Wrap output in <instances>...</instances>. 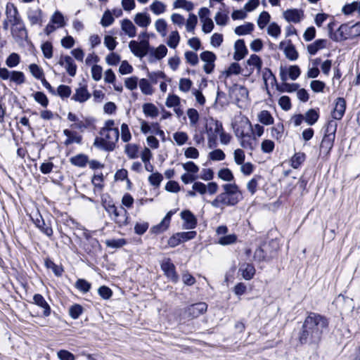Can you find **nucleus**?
Wrapping results in <instances>:
<instances>
[{
  "label": "nucleus",
  "instance_id": "1",
  "mask_svg": "<svg viewBox=\"0 0 360 360\" xmlns=\"http://www.w3.org/2000/svg\"><path fill=\"white\" fill-rule=\"evenodd\" d=\"M328 326L329 321L326 316L309 312L299 331V342L313 349L318 347L323 333L328 329Z\"/></svg>",
  "mask_w": 360,
  "mask_h": 360
},
{
  "label": "nucleus",
  "instance_id": "2",
  "mask_svg": "<svg viewBox=\"0 0 360 360\" xmlns=\"http://www.w3.org/2000/svg\"><path fill=\"white\" fill-rule=\"evenodd\" d=\"M129 47L131 51L139 58L144 57L150 51V44L147 39L141 40L139 43L136 41H131Z\"/></svg>",
  "mask_w": 360,
  "mask_h": 360
},
{
  "label": "nucleus",
  "instance_id": "3",
  "mask_svg": "<svg viewBox=\"0 0 360 360\" xmlns=\"http://www.w3.org/2000/svg\"><path fill=\"white\" fill-rule=\"evenodd\" d=\"M108 212L111 219L117 224L119 227L126 226L128 224V212L123 207L117 208L116 206Z\"/></svg>",
  "mask_w": 360,
  "mask_h": 360
},
{
  "label": "nucleus",
  "instance_id": "4",
  "mask_svg": "<svg viewBox=\"0 0 360 360\" xmlns=\"http://www.w3.org/2000/svg\"><path fill=\"white\" fill-rule=\"evenodd\" d=\"M161 269L164 272L166 277L174 283H176L179 281V275L176 271L174 264L171 262L169 258L164 259L160 264Z\"/></svg>",
  "mask_w": 360,
  "mask_h": 360
},
{
  "label": "nucleus",
  "instance_id": "5",
  "mask_svg": "<svg viewBox=\"0 0 360 360\" xmlns=\"http://www.w3.org/2000/svg\"><path fill=\"white\" fill-rule=\"evenodd\" d=\"M207 309L205 302H198L188 306L185 309V314L188 318L194 319L204 314Z\"/></svg>",
  "mask_w": 360,
  "mask_h": 360
},
{
  "label": "nucleus",
  "instance_id": "6",
  "mask_svg": "<svg viewBox=\"0 0 360 360\" xmlns=\"http://www.w3.org/2000/svg\"><path fill=\"white\" fill-rule=\"evenodd\" d=\"M119 129H110L105 133L104 138L106 140L105 150L112 151L115 148V143L119 139Z\"/></svg>",
  "mask_w": 360,
  "mask_h": 360
},
{
  "label": "nucleus",
  "instance_id": "7",
  "mask_svg": "<svg viewBox=\"0 0 360 360\" xmlns=\"http://www.w3.org/2000/svg\"><path fill=\"white\" fill-rule=\"evenodd\" d=\"M11 34L17 42H22L25 41L28 37L27 30L25 24L11 26Z\"/></svg>",
  "mask_w": 360,
  "mask_h": 360
},
{
  "label": "nucleus",
  "instance_id": "8",
  "mask_svg": "<svg viewBox=\"0 0 360 360\" xmlns=\"http://www.w3.org/2000/svg\"><path fill=\"white\" fill-rule=\"evenodd\" d=\"M58 64L65 66L67 72L71 77H74L77 72V65L74 60L69 56H61L58 61Z\"/></svg>",
  "mask_w": 360,
  "mask_h": 360
},
{
  "label": "nucleus",
  "instance_id": "9",
  "mask_svg": "<svg viewBox=\"0 0 360 360\" xmlns=\"http://www.w3.org/2000/svg\"><path fill=\"white\" fill-rule=\"evenodd\" d=\"M30 303L34 304L39 307L43 309V316L44 317H48L50 316L51 313V307L41 294H35L33 296V301L30 302Z\"/></svg>",
  "mask_w": 360,
  "mask_h": 360
},
{
  "label": "nucleus",
  "instance_id": "10",
  "mask_svg": "<svg viewBox=\"0 0 360 360\" xmlns=\"http://www.w3.org/2000/svg\"><path fill=\"white\" fill-rule=\"evenodd\" d=\"M346 110V101L344 98L339 97L336 99L335 106L332 112V117L335 120H340L342 118Z\"/></svg>",
  "mask_w": 360,
  "mask_h": 360
},
{
  "label": "nucleus",
  "instance_id": "11",
  "mask_svg": "<svg viewBox=\"0 0 360 360\" xmlns=\"http://www.w3.org/2000/svg\"><path fill=\"white\" fill-rule=\"evenodd\" d=\"M240 146L245 148L249 149L250 150H253L257 146V139L255 137H252L251 135L248 134H245L243 131H241L240 133Z\"/></svg>",
  "mask_w": 360,
  "mask_h": 360
},
{
  "label": "nucleus",
  "instance_id": "12",
  "mask_svg": "<svg viewBox=\"0 0 360 360\" xmlns=\"http://www.w3.org/2000/svg\"><path fill=\"white\" fill-rule=\"evenodd\" d=\"M234 49L233 58L236 60H240L248 54V49L243 39H238L235 42Z\"/></svg>",
  "mask_w": 360,
  "mask_h": 360
},
{
  "label": "nucleus",
  "instance_id": "13",
  "mask_svg": "<svg viewBox=\"0 0 360 360\" xmlns=\"http://www.w3.org/2000/svg\"><path fill=\"white\" fill-rule=\"evenodd\" d=\"M181 217L184 220V227L187 229H193L196 227L197 219L190 210H184L181 212Z\"/></svg>",
  "mask_w": 360,
  "mask_h": 360
},
{
  "label": "nucleus",
  "instance_id": "14",
  "mask_svg": "<svg viewBox=\"0 0 360 360\" xmlns=\"http://www.w3.org/2000/svg\"><path fill=\"white\" fill-rule=\"evenodd\" d=\"M167 53V49L165 45H160L157 49H150L149 53V62L153 63L155 59L160 60L163 58Z\"/></svg>",
  "mask_w": 360,
  "mask_h": 360
},
{
  "label": "nucleus",
  "instance_id": "15",
  "mask_svg": "<svg viewBox=\"0 0 360 360\" xmlns=\"http://www.w3.org/2000/svg\"><path fill=\"white\" fill-rule=\"evenodd\" d=\"M255 268L252 264L243 263L239 268V272L241 273L243 278L245 280L249 281L253 278L255 274Z\"/></svg>",
  "mask_w": 360,
  "mask_h": 360
},
{
  "label": "nucleus",
  "instance_id": "16",
  "mask_svg": "<svg viewBox=\"0 0 360 360\" xmlns=\"http://www.w3.org/2000/svg\"><path fill=\"white\" fill-rule=\"evenodd\" d=\"M91 94L88 91L86 86L79 87L76 89L75 94L72 96V99L79 103H84L89 99Z\"/></svg>",
  "mask_w": 360,
  "mask_h": 360
},
{
  "label": "nucleus",
  "instance_id": "17",
  "mask_svg": "<svg viewBox=\"0 0 360 360\" xmlns=\"http://www.w3.org/2000/svg\"><path fill=\"white\" fill-rule=\"evenodd\" d=\"M63 134L67 136V139L65 141L64 144L68 146L73 143L78 144L82 143V137L79 135L77 131H71L69 129H64Z\"/></svg>",
  "mask_w": 360,
  "mask_h": 360
},
{
  "label": "nucleus",
  "instance_id": "18",
  "mask_svg": "<svg viewBox=\"0 0 360 360\" xmlns=\"http://www.w3.org/2000/svg\"><path fill=\"white\" fill-rule=\"evenodd\" d=\"M302 11L297 9H288L283 13L285 19L288 22H292L294 23L300 22L301 20V15Z\"/></svg>",
  "mask_w": 360,
  "mask_h": 360
},
{
  "label": "nucleus",
  "instance_id": "19",
  "mask_svg": "<svg viewBox=\"0 0 360 360\" xmlns=\"http://www.w3.org/2000/svg\"><path fill=\"white\" fill-rule=\"evenodd\" d=\"M27 18L31 25L42 24V11L41 9L29 10L27 11Z\"/></svg>",
  "mask_w": 360,
  "mask_h": 360
},
{
  "label": "nucleus",
  "instance_id": "20",
  "mask_svg": "<svg viewBox=\"0 0 360 360\" xmlns=\"http://www.w3.org/2000/svg\"><path fill=\"white\" fill-rule=\"evenodd\" d=\"M89 162V157L83 153L78 154L70 158V162L78 167H84Z\"/></svg>",
  "mask_w": 360,
  "mask_h": 360
},
{
  "label": "nucleus",
  "instance_id": "21",
  "mask_svg": "<svg viewBox=\"0 0 360 360\" xmlns=\"http://www.w3.org/2000/svg\"><path fill=\"white\" fill-rule=\"evenodd\" d=\"M283 51L285 57L290 60H296L299 57L298 52L292 44L291 40H288V45L285 47Z\"/></svg>",
  "mask_w": 360,
  "mask_h": 360
},
{
  "label": "nucleus",
  "instance_id": "22",
  "mask_svg": "<svg viewBox=\"0 0 360 360\" xmlns=\"http://www.w3.org/2000/svg\"><path fill=\"white\" fill-rule=\"evenodd\" d=\"M122 30L129 37H134L136 34V28L129 19H124L122 22Z\"/></svg>",
  "mask_w": 360,
  "mask_h": 360
},
{
  "label": "nucleus",
  "instance_id": "23",
  "mask_svg": "<svg viewBox=\"0 0 360 360\" xmlns=\"http://www.w3.org/2000/svg\"><path fill=\"white\" fill-rule=\"evenodd\" d=\"M326 44L327 41L326 39H317L307 46V51L311 55H315L318 51L325 48Z\"/></svg>",
  "mask_w": 360,
  "mask_h": 360
},
{
  "label": "nucleus",
  "instance_id": "24",
  "mask_svg": "<svg viewBox=\"0 0 360 360\" xmlns=\"http://www.w3.org/2000/svg\"><path fill=\"white\" fill-rule=\"evenodd\" d=\"M134 22L140 27H146L150 23V16L145 13H139L134 17Z\"/></svg>",
  "mask_w": 360,
  "mask_h": 360
},
{
  "label": "nucleus",
  "instance_id": "25",
  "mask_svg": "<svg viewBox=\"0 0 360 360\" xmlns=\"http://www.w3.org/2000/svg\"><path fill=\"white\" fill-rule=\"evenodd\" d=\"M319 117V109H310L305 113L304 120L308 124L313 125L317 122Z\"/></svg>",
  "mask_w": 360,
  "mask_h": 360
},
{
  "label": "nucleus",
  "instance_id": "26",
  "mask_svg": "<svg viewBox=\"0 0 360 360\" xmlns=\"http://www.w3.org/2000/svg\"><path fill=\"white\" fill-rule=\"evenodd\" d=\"M335 138L324 136L321 143V150L328 154L333 146Z\"/></svg>",
  "mask_w": 360,
  "mask_h": 360
},
{
  "label": "nucleus",
  "instance_id": "27",
  "mask_svg": "<svg viewBox=\"0 0 360 360\" xmlns=\"http://www.w3.org/2000/svg\"><path fill=\"white\" fill-rule=\"evenodd\" d=\"M143 111L146 116L150 117H155L159 114L158 108L150 103H144L143 105Z\"/></svg>",
  "mask_w": 360,
  "mask_h": 360
},
{
  "label": "nucleus",
  "instance_id": "28",
  "mask_svg": "<svg viewBox=\"0 0 360 360\" xmlns=\"http://www.w3.org/2000/svg\"><path fill=\"white\" fill-rule=\"evenodd\" d=\"M94 119L91 117H86L83 120H78L77 122L72 124L71 127L83 131L85 129H87L93 125Z\"/></svg>",
  "mask_w": 360,
  "mask_h": 360
},
{
  "label": "nucleus",
  "instance_id": "29",
  "mask_svg": "<svg viewBox=\"0 0 360 360\" xmlns=\"http://www.w3.org/2000/svg\"><path fill=\"white\" fill-rule=\"evenodd\" d=\"M306 155L304 153L298 152L291 158V167L297 169L305 160Z\"/></svg>",
  "mask_w": 360,
  "mask_h": 360
},
{
  "label": "nucleus",
  "instance_id": "30",
  "mask_svg": "<svg viewBox=\"0 0 360 360\" xmlns=\"http://www.w3.org/2000/svg\"><path fill=\"white\" fill-rule=\"evenodd\" d=\"M300 87V85L297 83L289 84L283 82L281 84H277L276 89L280 92H294L296 91Z\"/></svg>",
  "mask_w": 360,
  "mask_h": 360
},
{
  "label": "nucleus",
  "instance_id": "31",
  "mask_svg": "<svg viewBox=\"0 0 360 360\" xmlns=\"http://www.w3.org/2000/svg\"><path fill=\"white\" fill-rule=\"evenodd\" d=\"M152 12L158 15L165 12L166 5L160 1L155 0L150 6Z\"/></svg>",
  "mask_w": 360,
  "mask_h": 360
},
{
  "label": "nucleus",
  "instance_id": "32",
  "mask_svg": "<svg viewBox=\"0 0 360 360\" xmlns=\"http://www.w3.org/2000/svg\"><path fill=\"white\" fill-rule=\"evenodd\" d=\"M254 30V25L252 22H247L245 25L238 26L235 28V33L237 35H245L250 34Z\"/></svg>",
  "mask_w": 360,
  "mask_h": 360
},
{
  "label": "nucleus",
  "instance_id": "33",
  "mask_svg": "<svg viewBox=\"0 0 360 360\" xmlns=\"http://www.w3.org/2000/svg\"><path fill=\"white\" fill-rule=\"evenodd\" d=\"M258 120L265 125H270L274 123V117L268 110H262L258 115Z\"/></svg>",
  "mask_w": 360,
  "mask_h": 360
},
{
  "label": "nucleus",
  "instance_id": "34",
  "mask_svg": "<svg viewBox=\"0 0 360 360\" xmlns=\"http://www.w3.org/2000/svg\"><path fill=\"white\" fill-rule=\"evenodd\" d=\"M219 196H223L224 201H221V205H234L239 201L238 196H233V195H229L227 193H222Z\"/></svg>",
  "mask_w": 360,
  "mask_h": 360
},
{
  "label": "nucleus",
  "instance_id": "35",
  "mask_svg": "<svg viewBox=\"0 0 360 360\" xmlns=\"http://www.w3.org/2000/svg\"><path fill=\"white\" fill-rule=\"evenodd\" d=\"M45 266L47 269H52L54 274L57 276H60L63 274V269L60 266L56 264L52 260L50 259H45Z\"/></svg>",
  "mask_w": 360,
  "mask_h": 360
},
{
  "label": "nucleus",
  "instance_id": "36",
  "mask_svg": "<svg viewBox=\"0 0 360 360\" xmlns=\"http://www.w3.org/2000/svg\"><path fill=\"white\" fill-rule=\"evenodd\" d=\"M75 288L83 293H86L91 289V284L86 280L79 278L75 283Z\"/></svg>",
  "mask_w": 360,
  "mask_h": 360
},
{
  "label": "nucleus",
  "instance_id": "37",
  "mask_svg": "<svg viewBox=\"0 0 360 360\" xmlns=\"http://www.w3.org/2000/svg\"><path fill=\"white\" fill-rule=\"evenodd\" d=\"M127 244V240L124 238L118 239H109L105 241V245L111 248H120Z\"/></svg>",
  "mask_w": 360,
  "mask_h": 360
},
{
  "label": "nucleus",
  "instance_id": "38",
  "mask_svg": "<svg viewBox=\"0 0 360 360\" xmlns=\"http://www.w3.org/2000/svg\"><path fill=\"white\" fill-rule=\"evenodd\" d=\"M139 87L145 95H151L153 93V87L146 79H141L139 81Z\"/></svg>",
  "mask_w": 360,
  "mask_h": 360
},
{
  "label": "nucleus",
  "instance_id": "39",
  "mask_svg": "<svg viewBox=\"0 0 360 360\" xmlns=\"http://www.w3.org/2000/svg\"><path fill=\"white\" fill-rule=\"evenodd\" d=\"M173 6L174 8H182L187 11H191L193 9L194 5L192 2L186 0H176L174 2Z\"/></svg>",
  "mask_w": 360,
  "mask_h": 360
},
{
  "label": "nucleus",
  "instance_id": "40",
  "mask_svg": "<svg viewBox=\"0 0 360 360\" xmlns=\"http://www.w3.org/2000/svg\"><path fill=\"white\" fill-rule=\"evenodd\" d=\"M180 41V36L177 31H173L171 32L168 41L167 45L172 49H175L179 44Z\"/></svg>",
  "mask_w": 360,
  "mask_h": 360
},
{
  "label": "nucleus",
  "instance_id": "41",
  "mask_svg": "<svg viewBox=\"0 0 360 360\" xmlns=\"http://www.w3.org/2000/svg\"><path fill=\"white\" fill-rule=\"evenodd\" d=\"M10 79L17 84H22L25 82L24 73L20 71H12Z\"/></svg>",
  "mask_w": 360,
  "mask_h": 360
},
{
  "label": "nucleus",
  "instance_id": "42",
  "mask_svg": "<svg viewBox=\"0 0 360 360\" xmlns=\"http://www.w3.org/2000/svg\"><path fill=\"white\" fill-rule=\"evenodd\" d=\"M33 97L34 100L44 108L47 107L49 105V99L44 93L41 91H37L33 94Z\"/></svg>",
  "mask_w": 360,
  "mask_h": 360
},
{
  "label": "nucleus",
  "instance_id": "43",
  "mask_svg": "<svg viewBox=\"0 0 360 360\" xmlns=\"http://www.w3.org/2000/svg\"><path fill=\"white\" fill-rule=\"evenodd\" d=\"M284 127L282 123H278L275 127L271 128V136L276 140H280L283 134Z\"/></svg>",
  "mask_w": 360,
  "mask_h": 360
},
{
  "label": "nucleus",
  "instance_id": "44",
  "mask_svg": "<svg viewBox=\"0 0 360 360\" xmlns=\"http://www.w3.org/2000/svg\"><path fill=\"white\" fill-rule=\"evenodd\" d=\"M36 225L47 236L50 237L53 235V230H52L51 227L49 225L46 224V223L44 222V221L43 219H41V220L37 219V222H36Z\"/></svg>",
  "mask_w": 360,
  "mask_h": 360
},
{
  "label": "nucleus",
  "instance_id": "45",
  "mask_svg": "<svg viewBox=\"0 0 360 360\" xmlns=\"http://www.w3.org/2000/svg\"><path fill=\"white\" fill-rule=\"evenodd\" d=\"M30 71L31 74L38 79H41L44 78V72L42 69L38 66L37 64L32 63L29 66Z\"/></svg>",
  "mask_w": 360,
  "mask_h": 360
},
{
  "label": "nucleus",
  "instance_id": "46",
  "mask_svg": "<svg viewBox=\"0 0 360 360\" xmlns=\"http://www.w3.org/2000/svg\"><path fill=\"white\" fill-rule=\"evenodd\" d=\"M114 20L112 13L109 10H107L103 15L101 24L103 27H108L113 23Z\"/></svg>",
  "mask_w": 360,
  "mask_h": 360
},
{
  "label": "nucleus",
  "instance_id": "47",
  "mask_svg": "<svg viewBox=\"0 0 360 360\" xmlns=\"http://www.w3.org/2000/svg\"><path fill=\"white\" fill-rule=\"evenodd\" d=\"M270 15L266 11H263L260 13L258 20L257 25L260 29H263L269 23L270 20Z\"/></svg>",
  "mask_w": 360,
  "mask_h": 360
},
{
  "label": "nucleus",
  "instance_id": "48",
  "mask_svg": "<svg viewBox=\"0 0 360 360\" xmlns=\"http://www.w3.org/2000/svg\"><path fill=\"white\" fill-rule=\"evenodd\" d=\"M218 176L224 181H233L234 176L231 171L228 168H224L219 171Z\"/></svg>",
  "mask_w": 360,
  "mask_h": 360
},
{
  "label": "nucleus",
  "instance_id": "49",
  "mask_svg": "<svg viewBox=\"0 0 360 360\" xmlns=\"http://www.w3.org/2000/svg\"><path fill=\"white\" fill-rule=\"evenodd\" d=\"M173 138L179 146H182L188 141V135L186 132L178 131L174 134Z\"/></svg>",
  "mask_w": 360,
  "mask_h": 360
},
{
  "label": "nucleus",
  "instance_id": "50",
  "mask_svg": "<svg viewBox=\"0 0 360 360\" xmlns=\"http://www.w3.org/2000/svg\"><path fill=\"white\" fill-rule=\"evenodd\" d=\"M83 312V307L77 304L72 305L69 309L70 316L74 319H77Z\"/></svg>",
  "mask_w": 360,
  "mask_h": 360
},
{
  "label": "nucleus",
  "instance_id": "51",
  "mask_svg": "<svg viewBox=\"0 0 360 360\" xmlns=\"http://www.w3.org/2000/svg\"><path fill=\"white\" fill-rule=\"evenodd\" d=\"M71 89L69 86L61 84L57 89V94L63 99L68 98L71 94Z\"/></svg>",
  "mask_w": 360,
  "mask_h": 360
},
{
  "label": "nucleus",
  "instance_id": "52",
  "mask_svg": "<svg viewBox=\"0 0 360 360\" xmlns=\"http://www.w3.org/2000/svg\"><path fill=\"white\" fill-rule=\"evenodd\" d=\"M20 63V56L15 53H13L6 58V63L9 68H14Z\"/></svg>",
  "mask_w": 360,
  "mask_h": 360
},
{
  "label": "nucleus",
  "instance_id": "53",
  "mask_svg": "<svg viewBox=\"0 0 360 360\" xmlns=\"http://www.w3.org/2000/svg\"><path fill=\"white\" fill-rule=\"evenodd\" d=\"M98 293L103 300H108L112 296V290L105 285L101 286L98 290Z\"/></svg>",
  "mask_w": 360,
  "mask_h": 360
},
{
  "label": "nucleus",
  "instance_id": "54",
  "mask_svg": "<svg viewBox=\"0 0 360 360\" xmlns=\"http://www.w3.org/2000/svg\"><path fill=\"white\" fill-rule=\"evenodd\" d=\"M336 129H337V123L333 120L329 121L327 124L325 136H331V137L335 138Z\"/></svg>",
  "mask_w": 360,
  "mask_h": 360
},
{
  "label": "nucleus",
  "instance_id": "55",
  "mask_svg": "<svg viewBox=\"0 0 360 360\" xmlns=\"http://www.w3.org/2000/svg\"><path fill=\"white\" fill-rule=\"evenodd\" d=\"M41 51L44 56L46 58H51L53 56V46L51 42L46 41L41 45Z\"/></svg>",
  "mask_w": 360,
  "mask_h": 360
},
{
  "label": "nucleus",
  "instance_id": "56",
  "mask_svg": "<svg viewBox=\"0 0 360 360\" xmlns=\"http://www.w3.org/2000/svg\"><path fill=\"white\" fill-rule=\"evenodd\" d=\"M163 179V176L160 173L155 172L152 174L148 177V181L152 186L158 187L160 186L161 181Z\"/></svg>",
  "mask_w": 360,
  "mask_h": 360
},
{
  "label": "nucleus",
  "instance_id": "57",
  "mask_svg": "<svg viewBox=\"0 0 360 360\" xmlns=\"http://www.w3.org/2000/svg\"><path fill=\"white\" fill-rule=\"evenodd\" d=\"M200 58L202 60H203L206 63H214L217 57H216V55L213 52L209 51H205L200 53Z\"/></svg>",
  "mask_w": 360,
  "mask_h": 360
},
{
  "label": "nucleus",
  "instance_id": "58",
  "mask_svg": "<svg viewBox=\"0 0 360 360\" xmlns=\"http://www.w3.org/2000/svg\"><path fill=\"white\" fill-rule=\"evenodd\" d=\"M223 188L224 190V193H227L229 195L238 196V187L236 184H224L223 186Z\"/></svg>",
  "mask_w": 360,
  "mask_h": 360
},
{
  "label": "nucleus",
  "instance_id": "59",
  "mask_svg": "<svg viewBox=\"0 0 360 360\" xmlns=\"http://www.w3.org/2000/svg\"><path fill=\"white\" fill-rule=\"evenodd\" d=\"M185 58L187 63L193 66L196 65L199 61L198 54L193 51H186L185 53Z\"/></svg>",
  "mask_w": 360,
  "mask_h": 360
},
{
  "label": "nucleus",
  "instance_id": "60",
  "mask_svg": "<svg viewBox=\"0 0 360 360\" xmlns=\"http://www.w3.org/2000/svg\"><path fill=\"white\" fill-rule=\"evenodd\" d=\"M274 143L271 140L266 139L262 142L261 148L265 153H270L274 149Z\"/></svg>",
  "mask_w": 360,
  "mask_h": 360
},
{
  "label": "nucleus",
  "instance_id": "61",
  "mask_svg": "<svg viewBox=\"0 0 360 360\" xmlns=\"http://www.w3.org/2000/svg\"><path fill=\"white\" fill-rule=\"evenodd\" d=\"M198 22L197 16L193 13L189 15L186 22V30L188 32H193L195 27Z\"/></svg>",
  "mask_w": 360,
  "mask_h": 360
},
{
  "label": "nucleus",
  "instance_id": "62",
  "mask_svg": "<svg viewBox=\"0 0 360 360\" xmlns=\"http://www.w3.org/2000/svg\"><path fill=\"white\" fill-rule=\"evenodd\" d=\"M267 32L269 35L276 38L281 34V27L276 22H272L269 25Z\"/></svg>",
  "mask_w": 360,
  "mask_h": 360
},
{
  "label": "nucleus",
  "instance_id": "63",
  "mask_svg": "<svg viewBox=\"0 0 360 360\" xmlns=\"http://www.w3.org/2000/svg\"><path fill=\"white\" fill-rule=\"evenodd\" d=\"M155 29L160 32L162 36L166 35V30H167V22L164 19H158L155 22Z\"/></svg>",
  "mask_w": 360,
  "mask_h": 360
},
{
  "label": "nucleus",
  "instance_id": "64",
  "mask_svg": "<svg viewBox=\"0 0 360 360\" xmlns=\"http://www.w3.org/2000/svg\"><path fill=\"white\" fill-rule=\"evenodd\" d=\"M58 356L60 360H75V355L68 350L61 349L58 352Z\"/></svg>",
  "mask_w": 360,
  "mask_h": 360
}]
</instances>
